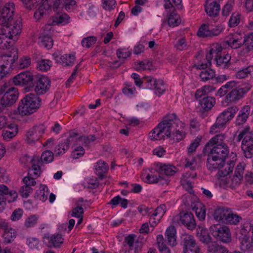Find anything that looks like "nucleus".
<instances>
[{"mask_svg": "<svg viewBox=\"0 0 253 253\" xmlns=\"http://www.w3.org/2000/svg\"><path fill=\"white\" fill-rule=\"evenodd\" d=\"M14 12L13 2L6 3L3 7L0 6V25L5 26L2 29L13 39L21 33L22 27L21 17L15 15Z\"/></svg>", "mask_w": 253, "mask_h": 253, "instance_id": "nucleus-1", "label": "nucleus"}, {"mask_svg": "<svg viewBox=\"0 0 253 253\" xmlns=\"http://www.w3.org/2000/svg\"><path fill=\"white\" fill-rule=\"evenodd\" d=\"M182 124L174 113L168 114L149 133V138L151 140H160L169 138L172 132Z\"/></svg>", "mask_w": 253, "mask_h": 253, "instance_id": "nucleus-2", "label": "nucleus"}, {"mask_svg": "<svg viewBox=\"0 0 253 253\" xmlns=\"http://www.w3.org/2000/svg\"><path fill=\"white\" fill-rule=\"evenodd\" d=\"M229 154L225 153L224 149L210 150L207 159V167L209 170L215 171L217 169L218 175L220 177L225 176L232 171L235 166L234 161H230L228 163L224 170H220L225 164V160Z\"/></svg>", "mask_w": 253, "mask_h": 253, "instance_id": "nucleus-3", "label": "nucleus"}, {"mask_svg": "<svg viewBox=\"0 0 253 253\" xmlns=\"http://www.w3.org/2000/svg\"><path fill=\"white\" fill-rule=\"evenodd\" d=\"M40 98L34 93L26 95L19 102L17 111L22 116H29L36 112L40 107Z\"/></svg>", "mask_w": 253, "mask_h": 253, "instance_id": "nucleus-4", "label": "nucleus"}, {"mask_svg": "<svg viewBox=\"0 0 253 253\" xmlns=\"http://www.w3.org/2000/svg\"><path fill=\"white\" fill-rule=\"evenodd\" d=\"M250 127L246 126L239 132L237 140L240 141L243 138L242 143V149L244 155L247 158H251L253 156V139L251 136Z\"/></svg>", "mask_w": 253, "mask_h": 253, "instance_id": "nucleus-5", "label": "nucleus"}, {"mask_svg": "<svg viewBox=\"0 0 253 253\" xmlns=\"http://www.w3.org/2000/svg\"><path fill=\"white\" fill-rule=\"evenodd\" d=\"M4 93L0 97V104L3 107H7L12 105L17 100L18 91L17 88L10 87L7 89L6 84L0 88V95Z\"/></svg>", "mask_w": 253, "mask_h": 253, "instance_id": "nucleus-6", "label": "nucleus"}, {"mask_svg": "<svg viewBox=\"0 0 253 253\" xmlns=\"http://www.w3.org/2000/svg\"><path fill=\"white\" fill-rule=\"evenodd\" d=\"M173 223L182 225L190 230H194L196 227V223L194 215L186 211H181L179 214L172 218Z\"/></svg>", "mask_w": 253, "mask_h": 253, "instance_id": "nucleus-7", "label": "nucleus"}, {"mask_svg": "<svg viewBox=\"0 0 253 253\" xmlns=\"http://www.w3.org/2000/svg\"><path fill=\"white\" fill-rule=\"evenodd\" d=\"M224 30L222 24L212 25L203 24L199 28L197 35L202 38H211L219 36Z\"/></svg>", "mask_w": 253, "mask_h": 253, "instance_id": "nucleus-8", "label": "nucleus"}, {"mask_svg": "<svg viewBox=\"0 0 253 253\" xmlns=\"http://www.w3.org/2000/svg\"><path fill=\"white\" fill-rule=\"evenodd\" d=\"M210 231L216 239L225 243L231 241V234L228 227L220 224H214L211 226Z\"/></svg>", "mask_w": 253, "mask_h": 253, "instance_id": "nucleus-9", "label": "nucleus"}, {"mask_svg": "<svg viewBox=\"0 0 253 253\" xmlns=\"http://www.w3.org/2000/svg\"><path fill=\"white\" fill-rule=\"evenodd\" d=\"M226 136L224 133L218 134L210 139L205 145L203 151L210 149L213 150L217 149L218 150H224L226 152V154H229V149L227 145L224 142Z\"/></svg>", "mask_w": 253, "mask_h": 253, "instance_id": "nucleus-10", "label": "nucleus"}, {"mask_svg": "<svg viewBox=\"0 0 253 253\" xmlns=\"http://www.w3.org/2000/svg\"><path fill=\"white\" fill-rule=\"evenodd\" d=\"M232 82L233 87L226 95L225 99L228 103L236 104L244 97L249 88L237 86V83L235 81Z\"/></svg>", "mask_w": 253, "mask_h": 253, "instance_id": "nucleus-11", "label": "nucleus"}, {"mask_svg": "<svg viewBox=\"0 0 253 253\" xmlns=\"http://www.w3.org/2000/svg\"><path fill=\"white\" fill-rule=\"evenodd\" d=\"M17 197V193L13 190H9L8 188L3 185H0V212L3 211L6 205V202H14Z\"/></svg>", "mask_w": 253, "mask_h": 253, "instance_id": "nucleus-12", "label": "nucleus"}, {"mask_svg": "<svg viewBox=\"0 0 253 253\" xmlns=\"http://www.w3.org/2000/svg\"><path fill=\"white\" fill-rule=\"evenodd\" d=\"M50 80L44 76H39L34 81L33 87L36 95H42L47 92L50 87Z\"/></svg>", "mask_w": 253, "mask_h": 253, "instance_id": "nucleus-13", "label": "nucleus"}, {"mask_svg": "<svg viewBox=\"0 0 253 253\" xmlns=\"http://www.w3.org/2000/svg\"><path fill=\"white\" fill-rule=\"evenodd\" d=\"M183 253H202L194 237L189 234H184L182 237Z\"/></svg>", "mask_w": 253, "mask_h": 253, "instance_id": "nucleus-14", "label": "nucleus"}, {"mask_svg": "<svg viewBox=\"0 0 253 253\" xmlns=\"http://www.w3.org/2000/svg\"><path fill=\"white\" fill-rule=\"evenodd\" d=\"M46 127L43 124L34 126L27 132L26 136L29 143L38 141L44 134Z\"/></svg>", "mask_w": 253, "mask_h": 253, "instance_id": "nucleus-15", "label": "nucleus"}, {"mask_svg": "<svg viewBox=\"0 0 253 253\" xmlns=\"http://www.w3.org/2000/svg\"><path fill=\"white\" fill-rule=\"evenodd\" d=\"M36 177L29 174L23 178L22 181L24 185L19 190L20 194L22 197L28 198L30 194L33 192L32 186L36 184Z\"/></svg>", "mask_w": 253, "mask_h": 253, "instance_id": "nucleus-16", "label": "nucleus"}, {"mask_svg": "<svg viewBox=\"0 0 253 253\" xmlns=\"http://www.w3.org/2000/svg\"><path fill=\"white\" fill-rule=\"evenodd\" d=\"M14 58L11 56H0V80L6 77L9 73V68L14 62Z\"/></svg>", "mask_w": 253, "mask_h": 253, "instance_id": "nucleus-17", "label": "nucleus"}, {"mask_svg": "<svg viewBox=\"0 0 253 253\" xmlns=\"http://www.w3.org/2000/svg\"><path fill=\"white\" fill-rule=\"evenodd\" d=\"M222 50V47L219 44H213L209 52L206 54V56L207 63L205 64L202 63L201 64L196 65L197 67L200 69H205L207 68L209 66L211 65V61L213 57L215 56V57H216L218 54H219L220 52H221Z\"/></svg>", "mask_w": 253, "mask_h": 253, "instance_id": "nucleus-18", "label": "nucleus"}, {"mask_svg": "<svg viewBox=\"0 0 253 253\" xmlns=\"http://www.w3.org/2000/svg\"><path fill=\"white\" fill-rule=\"evenodd\" d=\"M242 39L241 34L237 33H230L225 37L224 41L231 48L237 49L242 45Z\"/></svg>", "mask_w": 253, "mask_h": 253, "instance_id": "nucleus-19", "label": "nucleus"}, {"mask_svg": "<svg viewBox=\"0 0 253 253\" xmlns=\"http://www.w3.org/2000/svg\"><path fill=\"white\" fill-rule=\"evenodd\" d=\"M222 177L223 178L220 180V184L224 188L229 187L232 189H235L240 185L243 180L241 177L234 174L232 176L229 177Z\"/></svg>", "mask_w": 253, "mask_h": 253, "instance_id": "nucleus-20", "label": "nucleus"}, {"mask_svg": "<svg viewBox=\"0 0 253 253\" xmlns=\"http://www.w3.org/2000/svg\"><path fill=\"white\" fill-rule=\"evenodd\" d=\"M33 80L32 73L29 71H25L15 76L13 78V83L16 85H26Z\"/></svg>", "mask_w": 253, "mask_h": 253, "instance_id": "nucleus-21", "label": "nucleus"}, {"mask_svg": "<svg viewBox=\"0 0 253 253\" xmlns=\"http://www.w3.org/2000/svg\"><path fill=\"white\" fill-rule=\"evenodd\" d=\"M43 242L49 248H58L63 244V239L61 234H54L51 236H45Z\"/></svg>", "mask_w": 253, "mask_h": 253, "instance_id": "nucleus-22", "label": "nucleus"}, {"mask_svg": "<svg viewBox=\"0 0 253 253\" xmlns=\"http://www.w3.org/2000/svg\"><path fill=\"white\" fill-rule=\"evenodd\" d=\"M205 11L210 17H216L220 10V5L216 0H207Z\"/></svg>", "mask_w": 253, "mask_h": 253, "instance_id": "nucleus-23", "label": "nucleus"}, {"mask_svg": "<svg viewBox=\"0 0 253 253\" xmlns=\"http://www.w3.org/2000/svg\"><path fill=\"white\" fill-rule=\"evenodd\" d=\"M14 41L3 29L0 30V48L3 50L10 48L14 44Z\"/></svg>", "mask_w": 253, "mask_h": 253, "instance_id": "nucleus-24", "label": "nucleus"}, {"mask_svg": "<svg viewBox=\"0 0 253 253\" xmlns=\"http://www.w3.org/2000/svg\"><path fill=\"white\" fill-rule=\"evenodd\" d=\"M253 50V32L248 35L244 38L243 47L239 52L241 56H246Z\"/></svg>", "mask_w": 253, "mask_h": 253, "instance_id": "nucleus-25", "label": "nucleus"}, {"mask_svg": "<svg viewBox=\"0 0 253 253\" xmlns=\"http://www.w3.org/2000/svg\"><path fill=\"white\" fill-rule=\"evenodd\" d=\"M0 226L2 229H4L2 235L4 243L8 244L13 241L16 236V232L15 230L8 227L7 224L5 222L0 223Z\"/></svg>", "mask_w": 253, "mask_h": 253, "instance_id": "nucleus-26", "label": "nucleus"}, {"mask_svg": "<svg viewBox=\"0 0 253 253\" xmlns=\"http://www.w3.org/2000/svg\"><path fill=\"white\" fill-rule=\"evenodd\" d=\"M157 170L167 176H173L178 171V169L172 165L158 163Z\"/></svg>", "mask_w": 253, "mask_h": 253, "instance_id": "nucleus-27", "label": "nucleus"}, {"mask_svg": "<svg viewBox=\"0 0 253 253\" xmlns=\"http://www.w3.org/2000/svg\"><path fill=\"white\" fill-rule=\"evenodd\" d=\"M230 60L231 56L229 54L221 55V53L220 52L215 57L213 61L215 62L216 66L219 69H225L229 66Z\"/></svg>", "mask_w": 253, "mask_h": 253, "instance_id": "nucleus-28", "label": "nucleus"}, {"mask_svg": "<svg viewBox=\"0 0 253 253\" xmlns=\"http://www.w3.org/2000/svg\"><path fill=\"white\" fill-rule=\"evenodd\" d=\"M54 6L57 9L65 8L68 11H71L76 8V1L75 0H56Z\"/></svg>", "mask_w": 253, "mask_h": 253, "instance_id": "nucleus-29", "label": "nucleus"}, {"mask_svg": "<svg viewBox=\"0 0 253 253\" xmlns=\"http://www.w3.org/2000/svg\"><path fill=\"white\" fill-rule=\"evenodd\" d=\"M176 229L173 226H169L166 230L165 237L168 244L171 246H174L176 245Z\"/></svg>", "mask_w": 253, "mask_h": 253, "instance_id": "nucleus-30", "label": "nucleus"}, {"mask_svg": "<svg viewBox=\"0 0 253 253\" xmlns=\"http://www.w3.org/2000/svg\"><path fill=\"white\" fill-rule=\"evenodd\" d=\"M229 210L225 208H218L215 210L213 216L214 219L217 221H221L225 223V221L228 216Z\"/></svg>", "mask_w": 253, "mask_h": 253, "instance_id": "nucleus-31", "label": "nucleus"}, {"mask_svg": "<svg viewBox=\"0 0 253 253\" xmlns=\"http://www.w3.org/2000/svg\"><path fill=\"white\" fill-rule=\"evenodd\" d=\"M39 43L41 46L49 49L52 47L53 41L48 34L42 33L39 37Z\"/></svg>", "mask_w": 253, "mask_h": 253, "instance_id": "nucleus-32", "label": "nucleus"}, {"mask_svg": "<svg viewBox=\"0 0 253 253\" xmlns=\"http://www.w3.org/2000/svg\"><path fill=\"white\" fill-rule=\"evenodd\" d=\"M197 234L199 240L202 243L209 244L211 242V237L206 228L199 226L197 229Z\"/></svg>", "mask_w": 253, "mask_h": 253, "instance_id": "nucleus-33", "label": "nucleus"}, {"mask_svg": "<svg viewBox=\"0 0 253 253\" xmlns=\"http://www.w3.org/2000/svg\"><path fill=\"white\" fill-rule=\"evenodd\" d=\"M136 236L134 234H130L125 238L124 243L126 244L129 248V250H135L137 251L139 247L140 242L138 240H135Z\"/></svg>", "mask_w": 253, "mask_h": 253, "instance_id": "nucleus-34", "label": "nucleus"}, {"mask_svg": "<svg viewBox=\"0 0 253 253\" xmlns=\"http://www.w3.org/2000/svg\"><path fill=\"white\" fill-rule=\"evenodd\" d=\"M48 193L49 191L47 186L41 184L39 189L35 193V198L42 202H45L47 199Z\"/></svg>", "mask_w": 253, "mask_h": 253, "instance_id": "nucleus-35", "label": "nucleus"}, {"mask_svg": "<svg viewBox=\"0 0 253 253\" xmlns=\"http://www.w3.org/2000/svg\"><path fill=\"white\" fill-rule=\"evenodd\" d=\"M95 172L100 177H103L106 172L108 165L104 161L99 160L94 166Z\"/></svg>", "mask_w": 253, "mask_h": 253, "instance_id": "nucleus-36", "label": "nucleus"}, {"mask_svg": "<svg viewBox=\"0 0 253 253\" xmlns=\"http://www.w3.org/2000/svg\"><path fill=\"white\" fill-rule=\"evenodd\" d=\"M215 102V99L211 97H204L200 100V104L203 109L209 111L214 106Z\"/></svg>", "mask_w": 253, "mask_h": 253, "instance_id": "nucleus-37", "label": "nucleus"}, {"mask_svg": "<svg viewBox=\"0 0 253 253\" xmlns=\"http://www.w3.org/2000/svg\"><path fill=\"white\" fill-rule=\"evenodd\" d=\"M181 22V19L175 10H173L170 13L168 18V23L170 27H175L178 26Z\"/></svg>", "mask_w": 253, "mask_h": 253, "instance_id": "nucleus-38", "label": "nucleus"}, {"mask_svg": "<svg viewBox=\"0 0 253 253\" xmlns=\"http://www.w3.org/2000/svg\"><path fill=\"white\" fill-rule=\"evenodd\" d=\"M236 76L237 78L243 79L250 75L253 67L250 66L247 67H237Z\"/></svg>", "mask_w": 253, "mask_h": 253, "instance_id": "nucleus-39", "label": "nucleus"}, {"mask_svg": "<svg viewBox=\"0 0 253 253\" xmlns=\"http://www.w3.org/2000/svg\"><path fill=\"white\" fill-rule=\"evenodd\" d=\"M75 60V57L72 54H64L61 56L58 61L62 65L72 66Z\"/></svg>", "mask_w": 253, "mask_h": 253, "instance_id": "nucleus-40", "label": "nucleus"}, {"mask_svg": "<svg viewBox=\"0 0 253 253\" xmlns=\"http://www.w3.org/2000/svg\"><path fill=\"white\" fill-rule=\"evenodd\" d=\"M202 71L200 74L201 80L206 82L213 79L215 77V71L211 69H205Z\"/></svg>", "mask_w": 253, "mask_h": 253, "instance_id": "nucleus-41", "label": "nucleus"}, {"mask_svg": "<svg viewBox=\"0 0 253 253\" xmlns=\"http://www.w3.org/2000/svg\"><path fill=\"white\" fill-rule=\"evenodd\" d=\"M157 243L161 253H170V250L164 243L162 235L160 234L157 236Z\"/></svg>", "mask_w": 253, "mask_h": 253, "instance_id": "nucleus-42", "label": "nucleus"}, {"mask_svg": "<svg viewBox=\"0 0 253 253\" xmlns=\"http://www.w3.org/2000/svg\"><path fill=\"white\" fill-rule=\"evenodd\" d=\"M69 148L68 142L64 140L63 142L59 143L55 147L54 152L56 156L64 154Z\"/></svg>", "mask_w": 253, "mask_h": 253, "instance_id": "nucleus-43", "label": "nucleus"}, {"mask_svg": "<svg viewBox=\"0 0 253 253\" xmlns=\"http://www.w3.org/2000/svg\"><path fill=\"white\" fill-rule=\"evenodd\" d=\"M11 127V131L3 130L2 131V136L5 140H9L16 135L18 132L17 126L12 124H10Z\"/></svg>", "mask_w": 253, "mask_h": 253, "instance_id": "nucleus-44", "label": "nucleus"}, {"mask_svg": "<svg viewBox=\"0 0 253 253\" xmlns=\"http://www.w3.org/2000/svg\"><path fill=\"white\" fill-rule=\"evenodd\" d=\"M242 219V217L239 215L234 214L229 211L228 216L225 221V223L231 225H236Z\"/></svg>", "mask_w": 253, "mask_h": 253, "instance_id": "nucleus-45", "label": "nucleus"}, {"mask_svg": "<svg viewBox=\"0 0 253 253\" xmlns=\"http://www.w3.org/2000/svg\"><path fill=\"white\" fill-rule=\"evenodd\" d=\"M215 90V88L211 85H205L201 88L197 89L195 93V97L197 99L202 97L208 93Z\"/></svg>", "mask_w": 253, "mask_h": 253, "instance_id": "nucleus-46", "label": "nucleus"}, {"mask_svg": "<svg viewBox=\"0 0 253 253\" xmlns=\"http://www.w3.org/2000/svg\"><path fill=\"white\" fill-rule=\"evenodd\" d=\"M239 108L237 106H233L227 108L222 113L225 116L228 121L231 120L234 117L235 115L237 113Z\"/></svg>", "mask_w": 253, "mask_h": 253, "instance_id": "nucleus-47", "label": "nucleus"}, {"mask_svg": "<svg viewBox=\"0 0 253 253\" xmlns=\"http://www.w3.org/2000/svg\"><path fill=\"white\" fill-rule=\"evenodd\" d=\"M80 138L81 136L75 130H71L69 132L68 137L64 140L66 142H68V146L72 143L81 142Z\"/></svg>", "mask_w": 253, "mask_h": 253, "instance_id": "nucleus-48", "label": "nucleus"}, {"mask_svg": "<svg viewBox=\"0 0 253 253\" xmlns=\"http://www.w3.org/2000/svg\"><path fill=\"white\" fill-rule=\"evenodd\" d=\"M233 84V82L230 81L226 83L225 84L222 85L217 91L216 96L222 97L229 92L230 89H232Z\"/></svg>", "mask_w": 253, "mask_h": 253, "instance_id": "nucleus-49", "label": "nucleus"}, {"mask_svg": "<svg viewBox=\"0 0 253 253\" xmlns=\"http://www.w3.org/2000/svg\"><path fill=\"white\" fill-rule=\"evenodd\" d=\"M185 136V132L183 131L182 130L177 129V127L176 129L172 132L171 134V136L169 137V139L171 140H173L176 142H179L181 140H182Z\"/></svg>", "mask_w": 253, "mask_h": 253, "instance_id": "nucleus-50", "label": "nucleus"}, {"mask_svg": "<svg viewBox=\"0 0 253 253\" xmlns=\"http://www.w3.org/2000/svg\"><path fill=\"white\" fill-rule=\"evenodd\" d=\"M41 162L38 161L37 164L33 163L32 167L29 169L28 174H30L36 178L38 177L41 174L42 171L39 164Z\"/></svg>", "mask_w": 253, "mask_h": 253, "instance_id": "nucleus-51", "label": "nucleus"}, {"mask_svg": "<svg viewBox=\"0 0 253 253\" xmlns=\"http://www.w3.org/2000/svg\"><path fill=\"white\" fill-rule=\"evenodd\" d=\"M70 17L66 13L57 14L53 17V23L55 24H67L69 22Z\"/></svg>", "mask_w": 253, "mask_h": 253, "instance_id": "nucleus-52", "label": "nucleus"}, {"mask_svg": "<svg viewBox=\"0 0 253 253\" xmlns=\"http://www.w3.org/2000/svg\"><path fill=\"white\" fill-rule=\"evenodd\" d=\"M50 6L48 4L47 1H44L41 5L40 6L39 9L35 12L34 17L36 19L39 20L44 13V10H47Z\"/></svg>", "mask_w": 253, "mask_h": 253, "instance_id": "nucleus-53", "label": "nucleus"}, {"mask_svg": "<svg viewBox=\"0 0 253 253\" xmlns=\"http://www.w3.org/2000/svg\"><path fill=\"white\" fill-rule=\"evenodd\" d=\"M97 41V38L94 36H89L83 39L81 43L83 47L89 48L94 44Z\"/></svg>", "mask_w": 253, "mask_h": 253, "instance_id": "nucleus-54", "label": "nucleus"}, {"mask_svg": "<svg viewBox=\"0 0 253 253\" xmlns=\"http://www.w3.org/2000/svg\"><path fill=\"white\" fill-rule=\"evenodd\" d=\"M210 250L211 251H213V252H217L218 253H243L242 252L237 251L231 252L225 247L221 246H219L216 244L213 245L212 247H210Z\"/></svg>", "mask_w": 253, "mask_h": 253, "instance_id": "nucleus-55", "label": "nucleus"}, {"mask_svg": "<svg viewBox=\"0 0 253 253\" xmlns=\"http://www.w3.org/2000/svg\"><path fill=\"white\" fill-rule=\"evenodd\" d=\"M185 166L189 168L191 170L195 169L197 167L196 158L193 155H187L185 159Z\"/></svg>", "mask_w": 253, "mask_h": 253, "instance_id": "nucleus-56", "label": "nucleus"}, {"mask_svg": "<svg viewBox=\"0 0 253 253\" xmlns=\"http://www.w3.org/2000/svg\"><path fill=\"white\" fill-rule=\"evenodd\" d=\"M54 154L49 150L44 151L41 157V161L43 163L48 164L53 161Z\"/></svg>", "mask_w": 253, "mask_h": 253, "instance_id": "nucleus-57", "label": "nucleus"}, {"mask_svg": "<svg viewBox=\"0 0 253 253\" xmlns=\"http://www.w3.org/2000/svg\"><path fill=\"white\" fill-rule=\"evenodd\" d=\"M153 88L155 90L156 94L159 95H161L164 93L166 87L163 81L161 80H157L156 84L154 85Z\"/></svg>", "mask_w": 253, "mask_h": 253, "instance_id": "nucleus-58", "label": "nucleus"}, {"mask_svg": "<svg viewBox=\"0 0 253 253\" xmlns=\"http://www.w3.org/2000/svg\"><path fill=\"white\" fill-rule=\"evenodd\" d=\"M51 62L49 60L42 59L37 63V68L42 71H46L50 69Z\"/></svg>", "mask_w": 253, "mask_h": 253, "instance_id": "nucleus-59", "label": "nucleus"}, {"mask_svg": "<svg viewBox=\"0 0 253 253\" xmlns=\"http://www.w3.org/2000/svg\"><path fill=\"white\" fill-rule=\"evenodd\" d=\"M195 212L197 217L200 220H203L205 219L206 210L205 207L200 204L196 208Z\"/></svg>", "mask_w": 253, "mask_h": 253, "instance_id": "nucleus-60", "label": "nucleus"}, {"mask_svg": "<svg viewBox=\"0 0 253 253\" xmlns=\"http://www.w3.org/2000/svg\"><path fill=\"white\" fill-rule=\"evenodd\" d=\"M117 2L115 0H102V6L105 10L111 11L116 7Z\"/></svg>", "mask_w": 253, "mask_h": 253, "instance_id": "nucleus-61", "label": "nucleus"}, {"mask_svg": "<svg viewBox=\"0 0 253 253\" xmlns=\"http://www.w3.org/2000/svg\"><path fill=\"white\" fill-rule=\"evenodd\" d=\"M39 216L37 215H31L28 217L25 221V226L30 228L35 226L38 222Z\"/></svg>", "mask_w": 253, "mask_h": 253, "instance_id": "nucleus-62", "label": "nucleus"}, {"mask_svg": "<svg viewBox=\"0 0 253 253\" xmlns=\"http://www.w3.org/2000/svg\"><path fill=\"white\" fill-rule=\"evenodd\" d=\"M201 138H196L188 147L187 155H193V153L196 151L197 148L200 144Z\"/></svg>", "mask_w": 253, "mask_h": 253, "instance_id": "nucleus-63", "label": "nucleus"}, {"mask_svg": "<svg viewBox=\"0 0 253 253\" xmlns=\"http://www.w3.org/2000/svg\"><path fill=\"white\" fill-rule=\"evenodd\" d=\"M166 207L165 205H161L158 207L155 210L154 212H152V216L157 217L161 219L166 212Z\"/></svg>", "mask_w": 253, "mask_h": 253, "instance_id": "nucleus-64", "label": "nucleus"}]
</instances>
